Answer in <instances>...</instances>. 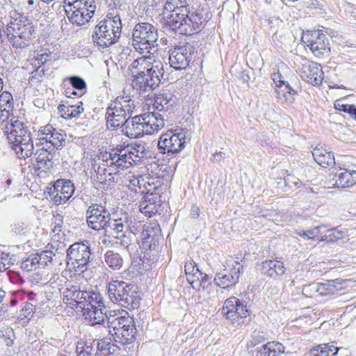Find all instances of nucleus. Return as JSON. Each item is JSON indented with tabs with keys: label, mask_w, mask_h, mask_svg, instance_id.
I'll return each mask as SVG.
<instances>
[{
	"label": "nucleus",
	"mask_w": 356,
	"mask_h": 356,
	"mask_svg": "<svg viewBox=\"0 0 356 356\" xmlns=\"http://www.w3.org/2000/svg\"><path fill=\"white\" fill-rule=\"evenodd\" d=\"M326 225H321L308 230L309 240L323 241V232Z\"/></svg>",
	"instance_id": "46"
},
{
	"label": "nucleus",
	"mask_w": 356,
	"mask_h": 356,
	"mask_svg": "<svg viewBox=\"0 0 356 356\" xmlns=\"http://www.w3.org/2000/svg\"><path fill=\"white\" fill-rule=\"evenodd\" d=\"M13 96L8 92L0 95V129L17 156L28 158L33 153L31 134L27 127L13 115Z\"/></svg>",
	"instance_id": "1"
},
{
	"label": "nucleus",
	"mask_w": 356,
	"mask_h": 356,
	"mask_svg": "<svg viewBox=\"0 0 356 356\" xmlns=\"http://www.w3.org/2000/svg\"><path fill=\"white\" fill-rule=\"evenodd\" d=\"M185 140L184 133H174L172 130H169L160 136L158 147L161 153L173 155L184 149L186 143Z\"/></svg>",
	"instance_id": "14"
},
{
	"label": "nucleus",
	"mask_w": 356,
	"mask_h": 356,
	"mask_svg": "<svg viewBox=\"0 0 356 356\" xmlns=\"http://www.w3.org/2000/svg\"><path fill=\"white\" fill-rule=\"evenodd\" d=\"M44 73L45 71L44 69H40V67L36 68L31 73L29 82L31 85H35L42 81Z\"/></svg>",
	"instance_id": "56"
},
{
	"label": "nucleus",
	"mask_w": 356,
	"mask_h": 356,
	"mask_svg": "<svg viewBox=\"0 0 356 356\" xmlns=\"http://www.w3.org/2000/svg\"><path fill=\"white\" fill-rule=\"evenodd\" d=\"M163 63L151 56H143L133 61L130 70L133 76L132 86L140 95L155 90L161 83L164 74Z\"/></svg>",
	"instance_id": "2"
},
{
	"label": "nucleus",
	"mask_w": 356,
	"mask_h": 356,
	"mask_svg": "<svg viewBox=\"0 0 356 356\" xmlns=\"http://www.w3.org/2000/svg\"><path fill=\"white\" fill-rule=\"evenodd\" d=\"M73 9L80 10V11H86L90 15H94L96 10V5L94 0H80L74 4Z\"/></svg>",
	"instance_id": "42"
},
{
	"label": "nucleus",
	"mask_w": 356,
	"mask_h": 356,
	"mask_svg": "<svg viewBox=\"0 0 356 356\" xmlns=\"http://www.w3.org/2000/svg\"><path fill=\"white\" fill-rule=\"evenodd\" d=\"M199 275V277H200V280H197V278H195L196 280V282H197V284H195L196 287L197 286H202L203 288H204V284L209 281V276L207 275V274H204L202 273H201V275Z\"/></svg>",
	"instance_id": "64"
},
{
	"label": "nucleus",
	"mask_w": 356,
	"mask_h": 356,
	"mask_svg": "<svg viewBox=\"0 0 356 356\" xmlns=\"http://www.w3.org/2000/svg\"><path fill=\"white\" fill-rule=\"evenodd\" d=\"M7 306L6 292L0 288V311L5 310Z\"/></svg>",
	"instance_id": "62"
},
{
	"label": "nucleus",
	"mask_w": 356,
	"mask_h": 356,
	"mask_svg": "<svg viewBox=\"0 0 356 356\" xmlns=\"http://www.w3.org/2000/svg\"><path fill=\"white\" fill-rule=\"evenodd\" d=\"M127 180L129 181L128 186L129 188L135 192L137 191V188H141L143 184L141 183L143 181V179L141 177H137L134 175H129L127 177ZM143 186H145L143 184Z\"/></svg>",
	"instance_id": "54"
},
{
	"label": "nucleus",
	"mask_w": 356,
	"mask_h": 356,
	"mask_svg": "<svg viewBox=\"0 0 356 356\" xmlns=\"http://www.w3.org/2000/svg\"><path fill=\"white\" fill-rule=\"evenodd\" d=\"M338 348L334 346L323 344L311 350L310 356H336Z\"/></svg>",
	"instance_id": "39"
},
{
	"label": "nucleus",
	"mask_w": 356,
	"mask_h": 356,
	"mask_svg": "<svg viewBox=\"0 0 356 356\" xmlns=\"http://www.w3.org/2000/svg\"><path fill=\"white\" fill-rule=\"evenodd\" d=\"M164 9L170 13L169 26L180 34L192 35L202 27L204 22L202 14L199 12L190 14L186 0H167Z\"/></svg>",
	"instance_id": "3"
},
{
	"label": "nucleus",
	"mask_w": 356,
	"mask_h": 356,
	"mask_svg": "<svg viewBox=\"0 0 356 356\" xmlns=\"http://www.w3.org/2000/svg\"><path fill=\"white\" fill-rule=\"evenodd\" d=\"M302 295L307 298H313L318 295V282H312L305 285L302 291Z\"/></svg>",
	"instance_id": "53"
},
{
	"label": "nucleus",
	"mask_w": 356,
	"mask_h": 356,
	"mask_svg": "<svg viewBox=\"0 0 356 356\" xmlns=\"http://www.w3.org/2000/svg\"><path fill=\"white\" fill-rule=\"evenodd\" d=\"M39 267L38 260H37V257H35V254L29 255L21 264V268L26 272L32 271Z\"/></svg>",
	"instance_id": "45"
},
{
	"label": "nucleus",
	"mask_w": 356,
	"mask_h": 356,
	"mask_svg": "<svg viewBox=\"0 0 356 356\" xmlns=\"http://www.w3.org/2000/svg\"><path fill=\"white\" fill-rule=\"evenodd\" d=\"M237 302H239V298L234 296L227 298L224 302L221 311L223 316L233 322L235 321V310L237 309Z\"/></svg>",
	"instance_id": "35"
},
{
	"label": "nucleus",
	"mask_w": 356,
	"mask_h": 356,
	"mask_svg": "<svg viewBox=\"0 0 356 356\" xmlns=\"http://www.w3.org/2000/svg\"><path fill=\"white\" fill-rule=\"evenodd\" d=\"M123 234L120 236H116V243L120 244L125 248H128L132 242L134 238L133 234L127 231H124Z\"/></svg>",
	"instance_id": "49"
},
{
	"label": "nucleus",
	"mask_w": 356,
	"mask_h": 356,
	"mask_svg": "<svg viewBox=\"0 0 356 356\" xmlns=\"http://www.w3.org/2000/svg\"><path fill=\"white\" fill-rule=\"evenodd\" d=\"M38 260V265L40 267H45L49 264H51L53 256H55L54 252L51 250L42 251L40 253L35 254Z\"/></svg>",
	"instance_id": "44"
},
{
	"label": "nucleus",
	"mask_w": 356,
	"mask_h": 356,
	"mask_svg": "<svg viewBox=\"0 0 356 356\" xmlns=\"http://www.w3.org/2000/svg\"><path fill=\"white\" fill-rule=\"evenodd\" d=\"M158 191V187H154L152 192L147 189L144 200L139 204L140 211L147 217L150 218L156 213L161 205L162 200Z\"/></svg>",
	"instance_id": "20"
},
{
	"label": "nucleus",
	"mask_w": 356,
	"mask_h": 356,
	"mask_svg": "<svg viewBox=\"0 0 356 356\" xmlns=\"http://www.w3.org/2000/svg\"><path fill=\"white\" fill-rule=\"evenodd\" d=\"M142 115L146 134H153L164 127L166 115L160 113L159 111L144 113Z\"/></svg>",
	"instance_id": "24"
},
{
	"label": "nucleus",
	"mask_w": 356,
	"mask_h": 356,
	"mask_svg": "<svg viewBox=\"0 0 356 356\" xmlns=\"http://www.w3.org/2000/svg\"><path fill=\"white\" fill-rule=\"evenodd\" d=\"M193 54L194 48L189 43L177 46L169 54L170 67L176 70L186 69L193 59Z\"/></svg>",
	"instance_id": "15"
},
{
	"label": "nucleus",
	"mask_w": 356,
	"mask_h": 356,
	"mask_svg": "<svg viewBox=\"0 0 356 356\" xmlns=\"http://www.w3.org/2000/svg\"><path fill=\"white\" fill-rule=\"evenodd\" d=\"M56 151H49L44 147L38 149L34 154V159L36 163L34 164V169L38 171V173L42 172H51L54 166V157Z\"/></svg>",
	"instance_id": "21"
},
{
	"label": "nucleus",
	"mask_w": 356,
	"mask_h": 356,
	"mask_svg": "<svg viewBox=\"0 0 356 356\" xmlns=\"http://www.w3.org/2000/svg\"><path fill=\"white\" fill-rule=\"evenodd\" d=\"M50 140L48 143H51L56 149L60 148L65 145L66 134L63 130L56 129L51 132Z\"/></svg>",
	"instance_id": "40"
},
{
	"label": "nucleus",
	"mask_w": 356,
	"mask_h": 356,
	"mask_svg": "<svg viewBox=\"0 0 356 356\" xmlns=\"http://www.w3.org/2000/svg\"><path fill=\"white\" fill-rule=\"evenodd\" d=\"M106 317L107 327L108 328V333L113 338L118 332L122 331L124 327H129V323H134V318L129 316H120L115 313L113 315L110 314L107 316L106 314L104 316Z\"/></svg>",
	"instance_id": "26"
},
{
	"label": "nucleus",
	"mask_w": 356,
	"mask_h": 356,
	"mask_svg": "<svg viewBox=\"0 0 356 356\" xmlns=\"http://www.w3.org/2000/svg\"><path fill=\"white\" fill-rule=\"evenodd\" d=\"M110 300L128 309H136L140 305V297L137 287L124 281L113 280L108 285Z\"/></svg>",
	"instance_id": "6"
},
{
	"label": "nucleus",
	"mask_w": 356,
	"mask_h": 356,
	"mask_svg": "<svg viewBox=\"0 0 356 356\" xmlns=\"http://www.w3.org/2000/svg\"><path fill=\"white\" fill-rule=\"evenodd\" d=\"M111 344L109 342L99 341L97 343V350L94 356H108L111 353Z\"/></svg>",
	"instance_id": "47"
},
{
	"label": "nucleus",
	"mask_w": 356,
	"mask_h": 356,
	"mask_svg": "<svg viewBox=\"0 0 356 356\" xmlns=\"http://www.w3.org/2000/svg\"><path fill=\"white\" fill-rule=\"evenodd\" d=\"M258 270L264 275L273 280H277L285 273L284 264L278 260L269 259L262 261Z\"/></svg>",
	"instance_id": "25"
},
{
	"label": "nucleus",
	"mask_w": 356,
	"mask_h": 356,
	"mask_svg": "<svg viewBox=\"0 0 356 356\" xmlns=\"http://www.w3.org/2000/svg\"><path fill=\"white\" fill-rule=\"evenodd\" d=\"M268 346L270 347V351L272 356H277L282 354L284 352V346L278 342H268Z\"/></svg>",
	"instance_id": "58"
},
{
	"label": "nucleus",
	"mask_w": 356,
	"mask_h": 356,
	"mask_svg": "<svg viewBox=\"0 0 356 356\" xmlns=\"http://www.w3.org/2000/svg\"><path fill=\"white\" fill-rule=\"evenodd\" d=\"M323 241L327 243H335L346 237L347 234L344 230L339 227L324 229Z\"/></svg>",
	"instance_id": "36"
},
{
	"label": "nucleus",
	"mask_w": 356,
	"mask_h": 356,
	"mask_svg": "<svg viewBox=\"0 0 356 356\" xmlns=\"http://www.w3.org/2000/svg\"><path fill=\"white\" fill-rule=\"evenodd\" d=\"M104 264L113 270H120L124 265L123 257L114 250H107L104 255Z\"/></svg>",
	"instance_id": "32"
},
{
	"label": "nucleus",
	"mask_w": 356,
	"mask_h": 356,
	"mask_svg": "<svg viewBox=\"0 0 356 356\" xmlns=\"http://www.w3.org/2000/svg\"><path fill=\"white\" fill-rule=\"evenodd\" d=\"M54 131V128L51 124H47L41 127L38 132L39 140L41 141H45L48 143L50 140L51 132Z\"/></svg>",
	"instance_id": "48"
},
{
	"label": "nucleus",
	"mask_w": 356,
	"mask_h": 356,
	"mask_svg": "<svg viewBox=\"0 0 356 356\" xmlns=\"http://www.w3.org/2000/svg\"><path fill=\"white\" fill-rule=\"evenodd\" d=\"M243 267L240 264L236 263L230 272L218 273L214 277L215 284L222 288H228L238 282L241 273H243Z\"/></svg>",
	"instance_id": "23"
},
{
	"label": "nucleus",
	"mask_w": 356,
	"mask_h": 356,
	"mask_svg": "<svg viewBox=\"0 0 356 356\" xmlns=\"http://www.w3.org/2000/svg\"><path fill=\"white\" fill-rule=\"evenodd\" d=\"M147 155L145 143H135L126 147H117L113 149L106 157V165L115 170L127 169L137 165Z\"/></svg>",
	"instance_id": "5"
},
{
	"label": "nucleus",
	"mask_w": 356,
	"mask_h": 356,
	"mask_svg": "<svg viewBox=\"0 0 356 356\" xmlns=\"http://www.w3.org/2000/svg\"><path fill=\"white\" fill-rule=\"evenodd\" d=\"M58 111L60 117L66 120L73 118H78L84 111L82 102L79 101L76 104L66 106L60 104L58 106Z\"/></svg>",
	"instance_id": "31"
},
{
	"label": "nucleus",
	"mask_w": 356,
	"mask_h": 356,
	"mask_svg": "<svg viewBox=\"0 0 356 356\" xmlns=\"http://www.w3.org/2000/svg\"><path fill=\"white\" fill-rule=\"evenodd\" d=\"M129 327H124L122 330L118 332L113 337V341L122 346L133 343L136 340L138 330L134 322L129 323Z\"/></svg>",
	"instance_id": "27"
},
{
	"label": "nucleus",
	"mask_w": 356,
	"mask_h": 356,
	"mask_svg": "<svg viewBox=\"0 0 356 356\" xmlns=\"http://www.w3.org/2000/svg\"><path fill=\"white\" fill-rule=\"evenodd\" d=\"M300 76L302 80L312 86L321 85L324 77L321 65L308 60H305L302 64Z\"/></svg>",
	"instance_id": "18"
},
{
	"label": "nucleus",
	"mask_w": 356,
	"mask_h": 356,
	"mask_svg": "<svg viewBox=\"0 0 356 356\" xmlns=\"http://www.w3.org/2000/svg\"><path fill=\"white\" fill-rule=\"evenodd\" d=\"M250 306V299L247 300L245 296L239 298V302H237V309L235 310V320L237 318H245L249 315V307Z\"/></svg>",
	"instance_id": "41"
},
{
	"label": "nucleus",
	"mask_w": 356,
	"mask_h": 356,
	"mask_svg": "<svg viewBox=\"0 0 356 356\" xmlns=\"http://www.w3.org/2000/svg\"><path fill=\"white\" fill-rule=\"evenodd\" d=\"M335 186L338 188L350 187L356 184V170H348L335 173Z\"/></svg>",
	"instance_id": "30"
},
{
	"label": "nucleus",
	"mask_w": 356,
	"mask_h": 356,
	"mask_svg": "<svg viewBox=\"0 0 356 356\" xmlns=\"http://www.w3.org/2000/svg\"><path fill=\"white\" fill-rule=\"evenodd\" d=\"M277 98L283 100L286 104H291L294 101V96L296 91L291 88L288 82L276 88Z\"/></svg>",
	"instance_id": "34"
},
{
	"label": "nucleus",
	"mask_w": 356,
	"mask_h": 356,
	"mask_svg": "<svg viewBox=\"0 0 356 356\" xmlns=\"http://www.w3.org/2000/svg\"><path fill=\"white\" fill-rule=\"evenodd\" d=\"M133 47L140 54L157 46V30L149 23L136 24L132 32Z\"/></svg>",
	"instance_id": "10"
},
{
	"label": "nucleus",
	"mask_w": 356,
	"mask_h": 356,
	"mask_svg": "<svg viewBox=\"0 0 356 356\" xmlns=\"http://www.w3.org/2000/svg\"><path fill=\"white\" fill-rule=\"evenodd\" d=\"M74 189L70 180L58 179L49 188V194L54 197V203L59 205L66 202L72 197Z\"/></svg>",
	"instance_id": "17"
},
{
	"label": "nucleus",
	"mask_w": 356,
	"mask_h": 356,
	"mask_svg": "<svg viewBox=\"0 0 356 356\" xmlns=\"http://www.w3.org/2000/svg\"><path fill=\"white\" fill-rule=\"evenodd\" d=\"M312 156L315 161L323 168L335 165L334 156L332 153L318 145L312 151Z\"/></svg>",
	"instance_id": "29"
},
{
	"label": "nucleus",
	"mask_w": 356,
	"mask_h": 356,
	"mask_svg": "<svg viewBox=\"0 0 356 356\" xmlns=\"http://www.w3.org/2000/svg\"><path fill=\"white\" fill-rule=\"evenodd\" d=\"M28 225L22 221L17 220L12 225L11 234L14 235H22L27 232Z\"/></svg>",
	"instance_id": "55"
},
{
	"label": "nucleus",
	"mask_w": 356,
	"mask_h": 356,
	"mask_svg": "<svg viewBox=\"0 0 356 356\" xmlns=\"http://www.w3.org/2000/svg\"><path fill=\"white\" fill-rule=\"evenodd\" d=\"M65 14L73 24L78 26L84 25L92 17V15H90V13L85 10L80 11V10L73 9L72 8L66 10Z\"/></svg>",
	"instance_id": "33"
},
{
	"label": "nucleus",
	"mask_w": 356,
	"mask_h": 356,
	"mask_svg": "<svg viewBox=\"0 0 356 356\" xmlns=\"http://www.w3.org/2000/svg\"><path fill=\"white\" fill-rule=\"evenodd\" d=\"M35 311V306L31 302H25L24 307H22L20 313V316L22 318H26L30 320Z\"/></svg>",
	"instance_id": "52"
},
{
	"label": "nucleus",
	"mask_w": 356,
	"mask_h": 356,
	"mask_svg": "<svg viewBox=\"0 0 356 356\" xmlns=\"http://www.w3.org/2000/svg\"><path fill=\"white\" fill-rule=\"evenodd\" d=\"M175 104V97L168 92H160L154 98V108L165 115V112Z\"/></svg>",
	"instance_id": "28"
},
{
	"label": "nucleus",
	"mask_w": 356,
	"mask_h": 356,
	"mask_svg": "<svg viewBox=\"0 0 356 356\" xmlns=\"http://www.w3.org/2000/svg\"><path fill=\"white\" fill-rule=\"evenodd\" d=\"M34 32L33 26L28 19H15L7 24V39L16 49L27 47Z\"/></svg>",
	"instance_id": "9"
},
{
	"label": "nucleus",
	"mask_w": 356,
	"mask_h": 356,
	"mask_svg": "<svg viewBox=\"0 0 356 356\" xmlns=\"http://www.w3.org/2000/svg\"><path fill=\"white\" fill-rule=\"evenodd\" d=\"M184 270L187 276V282L193 289H195V284H197L195 278L200 280L199 275H201V272L193 261L186 262L184 266Z\"/></svg>",
	"instance_id": "37"
},
{
	"label": "nucleus",
	"mask_w": 356,
	"mask_h": 356,
	"mask_svg": "<svg viewBox=\"0 0 356 356\" xmlns=\"http://www.w3.org/2000/svg\"><path fill=\"white\" fill-rule=\"evenodd\" d=\"M268 343L257 348L254 356H272Z\"/></svg>",
	"instance_id": "59"
},
{
	"label": "nucleus",
	"mask_w": 356,
	"mask_h": 356,
	"mask_svg": "<svg viewBox=\"0 0 356 356\" xmlns=\"http://www.w3.org/2000/svg\"><path fill=\"white\" fill-rule=\"evenodd\" d=\"M161 240V228L156 221L144 224L143 229L140 233V247L147 250H156Z\"/></svg>",
	"instance_id": "16"
},
{
	"label": "nucleus",
	"mask_w": 356,
	"mask_h": 356,
	"mask_svg": "<svg viewBox=\"0 0 356 356\" xmlns=\"http://www.w3.org/2000/svg\"><path fill=\"white\" fill-rule=\"evenodd\" d=\"M120 127L124 134L129 138H136L146 134L142 114L127 118Z\"/></svg>",
	"instance_id": "22"
},
{
	"label": "nucleus",
	"mask_w": 356,
	"mask_h": 356,
	"mask_svg": "<svg viewBox=\"0 0 356 356\" xmlns=\"http://www.w3.org/2000/svg\"><path fill=\"white\" fill-rule=\"evenodd\" d=\"M252 72L251 69H246L243 70L241 72L239 75V79L243 82V83H248V81L250 79V73Z\"/></svg>",
	"instance_id": "63"
},
{
	"label": "nucleus",
	"mask_w": 356,
	"mask_h": 356,
	"mask_svg": "<svg viewBox=\"0 0 356 356\" xmlns=\"http://www.w3.org/2000/svg\"><path fill=\"white\" fill-rule=\"evenodd\" d=\"M302 40L316 57L323 56L330 51L328 39L320 30L305 32Z\"/></svg>",
	"instance_id": "13"
},
{
	"label": "nucleus",
	"mask_w": 356,
	"mask_h": 356,
	"mask_svg": "<svg viewBox=\"0 0 356 356\" xmlns=\"http://www.w3.org/2000/svg\"><path fill=\"white\" fill-rule=\"evenodd\" d=\"M95 351L93 343L79 342L77 343V356H92Z\"/></svg>",
	"instance_id": "43"
},
{
	"label": "nucleus",
	"mask_w": 356,
	"mask_h": 356,
	"mask_svg": "<svg viewBox=\"0 0 356 356\" xmlns=\"http://www.w3.org/2000/svg\"><path fill=\"white\" fill-rule=\"evenodd\" d=\"M136 105L129 96H118L112 101L106 109V124L108 128L115 129L129 118Z\"/></svg>",
	"instance_id": "7"
},
{
	"label": "nucleus",
	"mask_w": 356,
	"mask_h": 356,
	"mask_svg": "<svg viewBox=\"0 0 356 356\" xmlns=\"http://www.w3.org/2000/svg\"><path fill=\"white\" fill-rule=\"evenodd\" d=\"M122 12L120 7L108 10L105 17L94 28L92 38L95 44L104 49L118 42L122 33Z\"/></svg>",
	"instance_id": "4"
},
{
	"label": "nucleus",
	"mask_w": 356,
	"mask_h": 356,
	"mask_svg": "<svg viewBox=\"0 0 356 356\" xmlns=\"http://www.w3.org/2000/svg\"><path fill=\"white\" fill-rule=\"evenodd\" d=\"M109 153L110 152H106L104 157H105V158L108 157ZM106 159H104L103 160L104 163L102 164V165H99L97 167V168L95 170V171L96 172L97 181L100 183H106V181L103 180L104 176L105 175V174L106 173V171H107L106 166L108 167L106 165Z\"/></svg>",
	"instance_id": "51"
},
{
	"label": "nucleus",
	"mask_w": 356,
	"mask_h": 356,
	"mask_svg": "<svg viewBox=\"0 0 356 356\" xmlns=\"http://www.w3.org/2000/svg\"><path fill=\"white\" fill-rule=\"evenodd\" d=\"M272 79L275 84L276 88L284 84L286 81H284L282 75L280 74L279 70L277 72H273L271 74Z\"/></svg>",
	"instance_id": "60"
},
{
	"label": "nucleus",
	"mask_w": 356,
	"mask_h": 356,
	"mask_svg": "<svg viewBox=\"0 0 356 356\" xmlns=\"http://www.w3.org/2000/svg\"><path fill=\"white\" fill-rule=\"evenodd\" d=\"M336 283V280H329L325 283L318 282V295L326 296L334 294L341 289Z\"/></svg>",
	"instance_id": "38"
},
{
	"label": "nucleus",
	"mask_w": 356,
	"mask_h": 356,
	"mask_svg": "<svg viewBox=\"0 0 356 356\" xmlns=\"http://www.w3.org/2000/svg\"><path fill=\"white\" fill-rule=\"evenodd\" d=\"M103 180L106 181V183L99 182L98 186L99 188H104L105 186H111L112 184L115 182L113 173L111 172L106 173L105 175L104 176Z\"/></svg>",
	"instance_id": "61"
},
{
	"label": "nucleus",
	"mask_w": 356,
	"mask_h": 356,
	"mask_svg": "<svg viewBox=\"0 0 356 356\" xmlns=\"http://www.w3.org/2000/svg\"><path fill=\"white\" fill-rule=\"evenodd\" d=\"M81 288L79 286H72L70 288L66 289L64 291V300H66V303L68 302H72L73 300H76V295L80 294Z\"/></svg>",
	"instance_id": "50"
},
{
	"label": "nucleus",
	"mask_w": 356,
	"mask_h": 356,
	"mask_svg": "<svg viewBox=\"0 0 356 356\" xmlns=\"http://www.w3.org/2000/svg\"><path fill=\"white\" fill-rule=\"evenodd\" d=\"M143 225L140 221H137L129 217L128 213H122L119 217L117 218L116 223L112 226V229L117 234L122 233L124 231H127L133 234V237L136 234L142 232Z\"/></svg>",
	"instance_id": "19"
},
{
	"label": "nucleus",
	"mask_w": 356,
	"mask_h": 356,
	"mask_svg": "<svg viewBox=\"0 0 356 356\" xmlns=\"http://www.w3.org/2000/svg\"><path fill=\"white\" fill-rule=\"evenodd\" d=\"M79 309L83 312L86 320L92 325L104 322V310L106 307L100 293L85 290L82 300L79 302Z\"/></svg>",
	"instance_id": "8"
},
{
	"label": "nucleus",
	"mask_w": 356,
	"mask_h": 356,
	"mask_svg": "<svg viewBox=\"0 0 356 356\" xmlns=\"http://www.w3.org/2000/svg\"><path fill=\"white\" fill-rule=\"evenodd\" d=\"M90 256V248L88 242L74 243L67 250V264H71L74 273L80 275L88 269Z\"/></svg>",
	"instance_id": "11"
},
{
	"label": "nucleus",
	"mask_w": 356,
	"mask_h": 356,
	"mask_svg": "<svg viewBox=\"0 0 356 356\" xmlns=\"http://www.w3.org/2000/svg\"><path fill=\"white\" fill-rule=\"evenodd\" d=\"M69 81L73 88L82 90L86 88V83L83 79L77 76L69 77Z\"/></svg>",
	"instance_id": "57"
},
{
	"label": "nucleus",
	"mask_w": 356,
	"mask_h": 356,
	"mask_svg": "<svg viewBox=\"0 0 356 356\" xmlns=\"http://www.w3.org/2000/svg\"><path fill=\"white\" fill-rule=\"evenodd\" d=\"M86 218L88 226L94 230L99 231L106 227L112 229L111 225L116 223L118 217L116 215L111 217L105 207L93 204L86 211Z\"/></svg>",
	"instance_id": "12"
}]
</instances>
